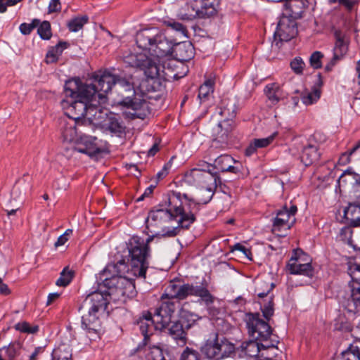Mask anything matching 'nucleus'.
<instances>
[{"label":"nucleus","mask_w":360,"mask_h":360,"mask_svg":"<svg viewBox=\"0 0 360 360\" xmlns=\"http://www.w3.org/2000/svg\"><path fill=\"white\" fill-rule=\"evenodd\" d=\"M297 32L296 20L281 14L274 37L281 41H288L296 37Z\"/></svg>","instance_id":"13"},{"label":"nucleus","mask_w":360,"mask_h":360,"mask_svg":"<svg viewBox=\"0 0 360 360\" xmlns=\"http://www.w3.org/2000/svg\"><path fill=\"white\" fill-rule=\"evenodd\" d=\"M278 91V86L275 83L269 84L265 86L264 92L268 97L269 100L273 103H278L279 101V97L277 94Z\"/></svg>","instance_id":"44"},{"label":"nucleus","mask_w":360,"mask_h":360,"mask_svg":"<svg viewBox=\"0 0 360 360\" xmlns=\"http://www.w3.org/2000/svg\"><path fill=\"white\" fill-rule=\"evenodd\" d=\"M174 158H172V159L166 163L161 171L158 172L156 174V177L158 179V181L160 179H162L168 174V170L170 169L172 166V160Z\"/></svg>","instance_id":"62"},{"label":"nucleus","mask_w":360,"mask_h":360,"mask_svg":"<svg viewBox=\"0 0 360 360\" xmlns=\"http://www.w3.org/2000/svg\"><path fill=\"white\" fill-rule=\"evenodd\" d=\"M23 350L19 342H12L8 345L0 348V360H24L22 356Z\"/></svg>","instance_id":"20"},{"label":"nucleus","mask_w":360,"mask_h":360,"mask_svg":"<svg viewBox=\"0 0 360 360\" xmlns=\"http://www.w3.org/2000/svg\"><path fill=\"white\" fill-rule=\"evenodd\" d=\"M295 222V218L291 220V222H288L287 219H281L275 217L273 219L272 232L279 236L285 237L286 232L290 229Z\"/></svg>","instance_id":"29"},{"label":"nucleus","mask_w":360,"mask_h":360,"mask_svg":"<svg viewBox=\"0 0 360 360\" xmlns=\"http://www.w3.org/2000/svg\"><path fill=\"white\" fill-rule=\"evenodd\" d=\"M346 175H350L355 182V184L360 186V174L354 172L352 169L349 168L345 170L339 178V181L342 180Z\"/></svg>","instance_id":"61"},{"label":"nucleus","mask_w":360,"mask_h":360,"mask_svg":"<svg viewBox=\"0 0 360 360\" xmlns=\"http://www.w3.org/2000/svg\"><path fill=\"white\" fill-rule=\"evenodd\" d=\"M198 2L200 6L201 18H210L217 13V0H198Z\"/></svg>","instance_id":"32"},{"label":"nucleus","mask_w":360,"mask_h":360,"mask_svg":"<svg viewBox=\"0 0 360 360\" xmlns=\"http://www.w3.org/2000/svg\"><path fill=\"white\" fill-rule=\"evenodd\" d=\"M179 286V285L176 284L174 282H171L166 289L167 292L164 293L162 295L161 298L162 299L167 298V299H168L167 301H172V302H174V301L173 300L174 299H175L174 294L176 293ZM175 303L176 304V302H175Z\"/></svg>","instance_id":"53"},{"label":"nucleus","mask_w":360,"mask_h":360,"mask_svg":"<svg viewBox=\"0 0 360 360\" xmlns=\"http://www.w3.org/2000/svg\"><path fill=\"white\" fill-rule=\"evenodd\" d=\"M275 347L274 342H259L255 339L243 342L241 345V350L247 356L254 358L258 356L261 349H265Z\"/></svg>","instance_id":"18"},{"label":"nucleus","mask_w":360,"mask_h":360,"mask_svg":"<svg viewBox=\"0 0 360 360\" xmlns=\"http://www.w3.org/2000/svg\"><path fill=\"white\" fill-rule=\"evenodd\" d=\"M359 150H360V141L352 149L343 153L340 158V161L342 164L349 163L350 162V156Z\"/></svg>","instance_id":"56"},{"label":"nucleus","mask_w":360,"mask_h":360,"mask_svg":"<svg viewBox=\"0 0 360 360\" xmlns=\"http://www.w3.org/2000/svg\"><path fill=\"white\" fill-rule=\"evenodd\" d=\"M344 215L351 226H360V194L356 196V201L349 202L345 208Z\"/></svg>","instance_id":"24"},{"label":"nucleus","mask_w":360,"mask_h":360,"mask_svg":"<svg viewBox=\"0 0 360 360\" xmlns=\"http://www.w3.org/2000/svg\"><path fill=\"white\" fill-rule=\"evenodd\" d=\"M69 46L70 44L63 41H60L55 46H52L46 53V63H53L57 62L63 51L68 49Z\"/></svg>","instance_id":"31"},{"label":"nucleus","mask_w":360,"mask_h":360,"mask_svg":"<svg viewBox=\"0 0 360 360\" xmlns=\"http://www.w3.org/2000/svg\"><path fill=\"white\" fill-rule=\"evenodd\" d=\"M304 3L300 1H288L283 4L282 14L297 20L302 17Z\"/></svg>","instance_id":"27"},{"label":"nucleus","mask_w":360,"mask_h":360,"mask_svg":"<svg viewBox=\"0 0 360 360\" xmlns=\"http://www.w3.org/2000/svg\"><path fill=\"white\" fill-rule=\"evenodd\" d=\"M234 118L224 117V120L219 121L214 131L217 133V138L220 139L221 141L227 139L229 134L234 128Z\"/></svg>","instance_id":"28"},{"label":"nucleus","mask_w":360,"mask_h":360,"mask_svg":"<svg viewBox=\"0 0 360 360\" xmlns=\"http://www.w3.org/2000/svg\"><path fill=\"white\" fill-rule=\"evenodd\" d=\"M308 267H302L297 271L293 272V275H302L312 279L315 276L314 268L311 265V259H309Z\"/></svg>","instance_id":"51"},{"label":"nucleus","mask_w":360,"mask_h":360,"mask_svg":"<svg viewBox=\"0 0 360 360\" xmlns=\"http://www.w3.org/2000/svg\"><path fill=\"white\" fill-rule=\"evenodd\" d=\"M290 258H295L297 260V264H304L309 262V257L301 250H294Z\"/></svg>","instance_id":"57"},{"label":"nucleus","mask_w":360,"mask_h":360,"mask_svg":"<svg viewBox=\"0 0 360 360\" xmlns=\"http://www.w3.org/2000/svg\"><path fill=\"white\" fill-rule=\"evenodd\" d=\"M348 51L347 44L343 41H335V46L333 48V55L337 56L338 58L342 59L347 54Z\"/></svg>","instance_id":"48"},{"label":"nucleus","mask_w":360,"mask_h":360,"mask_svg":"<svg viewBox=\"0 0 360 360\" xmlns=\"http://www.w3.org/2000/svg\"><path fill=\"white\" fill-rule=\"evenodd\" d=\"M103 128L112 134L121 136L125 132V126L121 117L115 114L110 113L104 120Z\"/></svg>","instance_id":"25"},{"label":"nucleus","mask_w":360,"mask_h":360,"mask_svg":"<svg viewBox=\"0 0 360 360\" xmlns=\"http://www.w3.org/2000/svg\"><path fill=\"white\" fill-rule=\"evenodd\" d=\"M340 360H360V347L350 345L345 351L341 353Z\"/></svg>","instance_id":"40"},{"label":"nucleus","mask_w":360,"mask_h":360,"mask_svg":"<svg viewBox=\"0 0 360 360\" xmlns=\"http://www.w3.org/2000/svg\"><path fill=\"white\" fill-rule=\"evenodd\" d=\"M146 239L138 236H131L126 242V249L123 255L131 265V270L136 276L146 278V271L149 267L151 257V249L149 243L154 238V233Z\"/></svg>","instance_id":"5"},{"label":"nucleus","mask_w":360,"mask_h":360,"mask_svg":"<svg viewBox=\"0 0 360 360\" xmlns=\"http://www.w3.org/2000/svg\"><path fill=\"white\" fill-rule=\"evenodd\" d=\"M120 96L118 104L131 109L132 119L144 120L150 112L145 94L136 89L129 79L112 75L108 71L95 74L91 84L82 83L79 78L65 82L66 98L63 105L75 118L83 116L88 109L106 102V94L112 89Z\"/></svg>","instance_id":"1"},{"label":"nucleus","mask_w":360,"mask_h":360,"mask_svg":"<svg viewBox=\"0 0 360 360\" xmlns=\"http://www.w3.org/2000/svg\"><path fill=\"white\" fill-rule=\"evenodd\" d=\"M308 262L304 264H297V260L295 258H290L286 264V269L290 274L293 275L294 271H298L302 267H308Z\"/></svg>","instance_id":"54"},{"label":"nucleus","mask_w":360,"mask_h":360,"mask_svg":"<svg viewBox=\"0 0 360 360\" xmlns=\"http://www.w3.org/2000/svg\"><path fill=\"white\" fill-rule=\"evenodd\" d=\"M101 314L88 309V314L82 316V328L89 333L98 334L101 330Z\"/></svg>","instance_id":"17"},{"label":"nucleus","mask_w":360,"mask_h":360,"mask_svg":"<svg viewBox=\"0 0 360 360\" xmlns=\"http://www.w3.org/2000/svg\"><path fill=\"white\" fill-rule=\"evenodd\" d=\"M149 360H172L169 352L159 347L151 349L149 354Z\"/></svg>","instance_id":"41"},{"label":"nucleus","mask_w":360,"mask_h":360,"mask_svg":"<svg viewBox=\"0 0 360 360\" xmlns=\"http://www.w3.org/2000/svg\"><path fill=\"white\" fill-rule=\"evenodd\" d=\"M350 295L345 304V309L354 314H358L360 308V282L349 283Z\"/></svg>","instance_id":"23"},{"label":"nucleus","mask_w":360,"mask_h":360,"mask_svg":"<svg viewBox=\"0 0 360 360\" xmlns=\"http://www.w3.org/2000/svg\"><path fill=\"white\" fill-rule=\"evenodd\" d=\"M243 321L245 323L249 335L256 340L264 342L278 343V341L269 340L272 335V328L269 323V321L263 320L258 312L245 313Z\"/></svg>","instance_id":"10"},{"label":"nucleus","mask_w":360,"mask_h":360,"mask_svg":"<svg viewBox=\"0 0 360 360\" xmlns=\"http://www.w3.org/2000/svg\"><path fill=\"white\" fill-rule=\"evenodd\" d=\"M277 135L278 132L275 131L266 138L255 139L252 140L254 146H256L257 149L266 148L274 141Z\"/></svg>","instance_id":"47"},{"label":"nucleus","mask_w":360,"mask_h":360,"mask_svg":"<svg viewBox=\"0 0 360 360\" xmlns=\"http://www.w3.org/2000/svg\"><path fill=\"white\" fill-rule=\"evenodd\" d=\"M130 275L141 278L133 274L127 259L122 255V258L116 263L108 264L100 272L99 280L103 283V286L106 287L111 294L117 292L122 296L133 297L136 293L135 283L134 278H130Z\"/></svg>","instance_id":"4"},{"label":"nucleus","mask_w":360,"mask_h":360,"mask_svg":"<svg viewBox=\"0 0 360 360\" xmlns=\"http://www.w3.org/2000/svg\"><path fill=\"white\" fill-rule=\"evenodd\" d=\"M180 316L181 321L185 323L186 328L188 330L200 319L198 314L187 310H182Z\"/></svg>","instance_id":"42"},{"label":"nucleus","mask_w":360,"mask_h":360,"mask_svg":"<svg viewBox=\"0 0 360 360\" xmlns=\"http://www.w3.org/2000/svg\"><path fill=\"white\" fill-rule=\"evenodd\" d=\"M180 360H200V359L197 351L187 347L182 352Z\"/></svg>","instance_id":"55"},{"label":"nucleus","mask_w":360,"mask_h":360,"mask_svg":"<svg viewBox=\"0 0 360 360\" xmlns=\"http://www.w3.org/2000/svg\"><path fill=\"white\" fill-rule=\"evenodd\" d=\"M146 57L147 56L143 53H129L124 56V62L131 67L140 69Z\"/></svg>","instance_id":"37"},{"label":"nucleus","mask_w":360,"mask_h":360,"mask_svg":"<svg viewBox=\"0 0 360 360\" xmlns=\"http://www.w3.org/2000/svg\"><path fill=\"white\" fill-rule=\"evenodd\" d=\"M233 158L229 155H221L215 159L214 165H212V169L214 171L221 172H229L234 174L239 172V169L237 167L233 166L231 164L233 162Z\"/></svg>","instance_id":"26"},{"label":"nucleus","mask_w":360,"mask_h":360,"mask_svg":"<svg viewBox=\"0 0 360 360\" xmlns=\"http://www.w3.org/2000/svg\"><path fill=\"white\" fill-rule=\"evenodd\" d=\"M347 271L351 278H356L355 274L360 273V264L354 262H349Z\"/></svg>","instance_id":"60"},{"label":"nucleus","mask_w":360,"mask_h":360,"mask_svg":"<svg viewBox=\"0 0 360 360\" xmlns=\"http://www.w3.org/2000/svg\"><path fill=\"white\" fill-rule=\"evenodd\" d=\"M15 329L23 333L35 334L39 331L37 325L30 326L27 321H22L15 325Z\"/></svg>","instance_id":"45"},{"label":"nucleus","mask_w":360,"mask_h":360,"mask_svg":"<svg viewBox=\"0 0 360 360\" xmlns=\"http://www.w3.org/2000/svg\"><path fill=\"white\" fill-rule=\"evenodd\" d=\"M321 91L318 86H313L311 91H304L301 94V100L305 105L316 103L321 97Z\"/></svg>","instance_id":"34"},{"label":"nucleus","mask_w":360,"mask_h":360,"mask_svg":"<svg viewBox=\"0 0 360 360\" xmlns=\"http://www.w3.org/2000/svg\"><path fill=\"white\" fill-rule=\"evenodd\" d=\"M72 233V229H67L63 234L60 236L57 240L55 242L54 245L56 248L63 245L70 238Z\"/></svg>","instance_id":"59"},{"label":"nucleus","mask_w":360,"mask_h":360,"mask_svg":"<svg viewBox=\"0 0 360 360\" xmlns=\"http://www.w3.org/2000/svg\"><path fill=\"white\" fill-rule=\"evenodd\" d=\"M51 356V360H72L70 347L66 345H62L55 348L53 350Z\"/></svg>","instance_id":"36"},{"label":"nucleus","mask_w":360,"mask_h":360,"mask_svg":"<svg viewBox=\"0 0 360 360\" xmlns=\"http://www.w3.org/2000/svg\"><path fill=\"white\" fill-rule=\"evenodd\" d=\"M97 139L93 136H82L80 142L74 147V150L78 153H84L91 158L98 159L103 154L108 153V148H101L96 143Z\"/></svg>","instance_id":"14"},{"label":"nucleus","mask_w":360,"mask_h":360,"mask_svg":"<svg viewBox=\"0 0 360 360\" xmlns=\"http://www.w3.org/2000/svg\"><path fill=\"white\" fill-rule=\"evenodd\" d=\"M208 282L205 278H202L200 285H194L188 283L179 285L176 293L174 294V297L178 300H184L188 296L198 297L207 307L209 314L213 316H216L219 314V310L212 306L216 297L208 290Z\"/></svg>","instance_id":"8"},{"label":"nucleus","mask_w":360,"mask_h":360,"mask_svg":"<svg viewBox=\"0 0 360 360\" xmlns=\"http://www.w3.org/2000/svg\"><path fill=\"white\" fill-rule=\"evenodd\" d=\"M214 80L213 79H207L204 83L199 87L198 98L201 102L208 99L209 96L214 92Z\"/></svg>","instance_id":"35"},{"label":"nucleus","mask_w":360,"mask_h":360,"mask_svg":"<svg viewBox=\"0 0 360 360\" xmlns=\"http://www.w3.org/2000/svg\"><path fill=\"white\" fill-rule=\"evenodd\" d=\"M164 23L167 27H170L172 30L176 31L181 35L188 37L187 29L181 22H179L174 20V19H169L168 20L165 21Z\"/></svg>","instance_id":"46"},{"label":"nucleus","mask_w":360,"mask_h":360,"mask_svg":"<svg viewBox=\"0 0 360 360\" xmlns=\"http://www.w3.org/2000/svg\"><path fill=\"white\" fill-rule=\"evenodd\" d=\"M211 165H206L205 168H194L187 172L184 175V181L191 185H199L205 188L210 195L207 199L197 202L201 205L208 203L213 195L214 190L219 184H221V179L218 172L212 169Z\"/></svg>","instance_id":"7"},{"label":"nucleus","mask_w":360,"mask_h":360,"mask_svg":"<svg viewBox=\"0 0 360 360\" xmlns=\"http://www.w3.org/2000/svg\"><path fill=\"white\" fill-rule=\"evenodd\" d=\"M75 276V271L65 266L60 274L59 278L56 281V285L58 286L65 287L68 285Z\"/></svg>","instance_id":"38"},{"label":"nucleus","mask_w":360,"mask_h":360,"mask_svg":"<svg viewBox=\"0 0 360 360\" xmlns=\"http://www.w3.org/2000/svg\"><path fill=\"white\" fill-rule=\"evenodd\" d=\"M140 70L144 72L145 75L148 78L154 79L160 76V67L154 60L149 58L148 56L146 58V61L143 63V65L140 68Z\"/></svg>","instance_id":"33"},{"label":"nucleus","mask_w":360,"mask_h":360,"mask_svg":"<svg viewBox=\"0 0 360 360\" xmlns=\"http://www.w3.org/2000/svg\"><path fill=\"white\" fill-rule=\"evenodd\" d=\"M200 6L198 0H193L186 5L185 13L179 14L180 18L183 20H193L195 18H201L200 15Z\"/></svg>","instance_id":"30"},{"label":"nucleus","mask_w":360,"mask_h":360,"mask_svg":"<svg viewBox=\"0 0 360 360\" xmlns=\"http://www.w3.org/2000/svg\"><path fill=\"white\" fill-rule=\"evenodd\" d=\"M65 98H66V94H65V84L64 90H63V98L60 101V105H61L62 108L65 110V114L70 119L72 120V122H68L65 121H61L60 131H61V134H62L63 141H66V142H72L75 139V138L77 136V129L76 127V124L79 120H81L82 118H83L86 116V113L83 116H81L78 118H75V117H72L70 114H68V107L66 108V107L63 106V102L65 100Z\"/></svg>","instance_id":"15"},{"label":"nucleus","mask_w":360,"mask_h":360,"mask_svg":"<svg viewBox=\"0 0 360 360\" xmlns=\"http://www.w3.org/2000/svg\"><path fill=\"white\" fill-rule=\"evenodd\" d=\"M99 277L97 278L98 288L89 293L79 307L80 311L82 309H90L91 311L104 313L110 302L109 298L111 292L103 286V283H99Z\"/></svg>","instance_id":"12"},{"label":"nucleus","mask_w":360,"mask_h":360,"mask_svg":"<svg viewBox=\"0 0 360 360\" xmlns=\"http://www.w3.org/2000/svg\"><path fill=\"white\" fill-rule=\"evenodd\" d=\"M292 70L298 75L303 74V70L305 67V63L300 57H295L290 63Z\"/></svg>","instance_id":"49"},{"label":"nucleus","mask_w":360,"mask_h":360,"mask_svg":"<svg viewBox=\"0 0 360 360\" xmlns=\"http://www.w3.org/2000/svg\"><path fill=\"white\" fill-rule=\"evenodd\" d=\"M89 21L87 15L77 16L68 22V27L70 32H76L81 30Z\"/></svg>","instance_id":"39"},{"label":"nucleus","mask_w":360,"mask_h":360,"mask_svg":"<svg viewBox=\"0 0 360 360\" xmlns=\"http://www.w3.org/2000/svg\"><path fill=\"white\" fill-rule=\"evenodd\" d=\"M274 286V285L271 283V288L266 292H260L257 293V296L262 299V301L259 302L262 316L267 321H270L274 314V296L271 293Z\"/></svg>","instance_id":"16"},{"label":"nucleus","mask_w":360,"mask_h":360,"mask_svg":"<svg viewBox=\"0 0 360 360\" xmlns=\"http://www.w3.org/2000/svg\"><path fill=\"white\" fill-rule=\"evenodd\" d=\"M44 352V347H36L33 352H32L30 354H27V360H38V356Z\"/></svg>","instance_id":"64"},{"label":"nucleus","mask_w":360,"mask_h":360,"mask_svg":"<svg viewBox=\"0 0 360 360\" xmlns=\"http://www.w3.org/2000/svg\"><path fill=\"white\" fill-rule=\"evenodd\" d=\"M200 203L186 193L170 191L163 197L159 207L148 213L146 227L150 233L164 237L177 236L181 229H188L196 221Z\"/></svg>","instance_id":"2"},{"label":"nucleus","mask_w":360,"mask_h":360,"mask_svg":"<svg viewBox=\"0 0 360 360\" xmlns=\"http://www.w3.org/2000/svg\"><path fill=\"white\" fill-rule=\"evenodd\" d=\"M319 147V144L314 140L311 139H309L308 143L304 146L301 160L306 166L311 165L314 162L319 160L320 157Z\"/></svg>","instance_id":"22"},{"label":"nucleus","mask_w":360,"mask_h":360,"mask_svg":"<svg viewBox=\"0 0 360 360\" xmlns=\"http://www.w3.org/2000/svg\"><path fill=\"white\" fill-rule=\"evenodd\" d=\"M37 33L41 39L49 40L52 36L51 23L49 21L44 20L42 22H40L37 26Z\"/></svg>","instance_id":"43"},{"label":"nucleus","mask_w":360,"mask_h":360,"mask_svg":"<svg viewBox=\"0 0 360 360\" xmlns=\"http://www.w3.org/2000/svg\"><path fill=\"white\" fill-rule=\"evenodd\" d=\"M39 23L40 20L35 18L33 19L30 23L23 22L20 24L19 30L22 34L28 35L39 25Z\"/></svg>","instance_id":"50"},{"label":"nucleus","mask_w":360,"mask_h":360,"mask_svg":"<svg viewBox=\"0 0 360 360\" xmlns=\"http://www.w3.org/2000/svg\"><path fill=\"white\" fill-rule=\"evenodd\" d=\"M243 321L245 323L249 335L256 340L264 342L278 343V341L269 340L272 335V328L269 323V321L263 320L258 312L245 313Z\"/></svg>","instance_id":"11"},{"label":"nucleus","mask_w":360,"mask_h":360,"mask_svg":"<svg viewBox=\"0 0 360 360\" xmlns=\"http://www.w3.org/2000/svg\"><path fill=\"white\" fill-rule=\"evenodd\" d=\"M176 311V303L172 301H162L154 312L144 311L139 318L137 324L141 334L146 339L153 333L154 330H162L170 323L172 316Z\"/></svg>","instance_id":"6"},{"label":"nucleus","mask_w":360,"mask_h":360,"mask_svg":"<svg viewBox=\"0 0 360 360\" xmlns=\"http://www.w3.org/2000/svg\"><path fill=\"white\" fill-rule=\"evenodd\" d=\"M235 351V345L223 335L212 333L200 347V352L210 360H221L229 357Z\"/></svg>","instance_id":"9"},{"label":"nucleus","mask_w":360,"mask_h":360,"mask_svg":"<svg viewBox=\"0 0 360 360\" xmlns=\"http://www.w3.org/2000/svg\"><path fill=\"white\" fill-rule=\"evenodd\" d=\"M136 42L140 49L148 51L157 58L174 53L177 60L186 62L195 56V48L191 42L179 43L176 39L168 37L166 30H160L155 27L139 31L136 35Z\"/></svg>","instance_id":"3"},{"label":"nucleus","mask_w":360,"mask_h":360,"mask_svg":"<svg viewBox=\"0 0 360 360\" xmlns=\"http://www.w3.org/2000/svg\"><path fill=\"white\" fill-rule=\"evenodd\" d=\"M168 327L169 334L176 341V343L181 347L184 346L187 342V330L186 326L181 323V321H176L170 323L165 328Z\"/></svg>","instance_id":"19"},{"label":"nucleus","mask_w":360,"mask_h":360,"mask_svg":"<svg viewBox=\"0 0 360 360\" xmlns=\"http://www.w3.org/2000/svg\"><path fill=\"white\" fill-rule=\"evenodd\" d=\"M49 13L59 12L61 10L60 0H51L48 6Z\"/></svg>","instance_id":"63"},{"label":"nucleus","mask_w":360,"mask_h":360,"mask_svg":"<svg viewBox=\"0 0 360 360\" xmlns=\"http://www.w3.org/2000/svg\"><path fill=\"white\" fill-rule=\"evenodd\" d=\"M238 250L244 254V255L250 260H252V252L250 248H246L243 245L238 243H236L231 248V251Z\"/></svg>","instance_id":"58"},{"label":"nucleus","mask_w":360,"mask_h":360,"mask_svg":"<svg viewBox=\"0 0 360 360\" xmlns=\"http://www.w3.org/2000/svg\"><path fill=\"white\" fill-rule=\"evenodd\" d=\"M323 54L319 51H314L309 58L310 65L314 69H319L322 67L321 59Z\"/></svg>","instance_id":"52"},{"label":"nucleus","mask_w":360,"mask_h":360,"mask_svg":"<svg viewBox=\"0 0 360 360\" xmlns=\"http://www.w3.org/2000/svg\"><path fill=\"white\" fill-rule=\"evenodd\" d=\"M238 101L235 96H224L219 105V113L223 117L235 118Z\"/></svg>","instance_id":"21"}]
</instances>
